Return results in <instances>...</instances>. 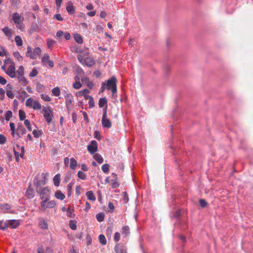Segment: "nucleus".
Returning <instances> with one entry per match:
<instances>
[{
    "label": "nucleus",
    "mask_w": 253,
    "mask_h": 253,
    "mask_svg": "<svg viewBox=\"0 0 253 253\" xmlns=\"http://www.w3.org/2000/svg\"><path fill=\"white\" fill-rule=\"evenodd\" d=\"M52 95L54 96H58L60 94V89L58 87H55L52 89Z\"/></svg>",
    "instance_id": "obj_29"
},
{
    "label": "nucleus",
    "mask_w": 253,
    "mask_h": 253,
    "mask_svg": "<svg viewBox=\"0 0 253 253\" xmlns=\"http://www.w3.org/2000/svg\"><path fill=\"white\" fill-rule=\"evenodd\" d=\"M109 167L110 166L108 164H105L102 166V170L104 173H107L109 170Z\"/></svg>",
    "instance_id": "obj_34"
},
{
    "label": "nucleus",
    "mask_w": 253,
    "mask_h": 253,
    "mask_svg": "<svg viewBox=\"0 0 253 253\" xmlns=\"http://www.w3.org/2000/svg\"><path fill=\"white\" fill-rule=\"evenodd\" d=\"M17 75H24V68L21 66L19 67L18 70L17 71Z\"/></svg>",
    "instance_id": "obj_51"
},
{
    "label": "nucleus",
    "mask_w": 253,
    "mask_h": 253,
    "mask_svg": "<svg viewBox=\"0 0 253 253\" xmlns=\"http://www.w3.org/2000/svg\"><path fill=\"white\" fill-rule=\"evenodd\" d=\"M109 209H110V212H113L114 211V210L115 209V207L113 204V203L110 202L109 203H108V206Z\"/></svg>",
    "instance_id": "obj_53"
},
{
    "label": "nucleus",
    "mask_w": 253,
    "mask_h": 253,
    "mask_svg": "<svg viewBox=\"0 0 253 253\" xmlns=\"http://www.w3.org/2000/svg\"><path fill=\"white\" fill-rule=\"evenodd\" d=\"M20 225V222L18 220H9L8 225L10 226L12 228H16Z\"/></svg>",
    "instance_id": "obj_18"
},
{
    "label": "nucleus",
    "mask_w": 253,
    "mask_h": 253,
    "mask_svg": "<svg viewBox=\"0 0 253 253\" xmlns=\"http://www.w3.org/2000/svg\"><path fill=\"white\" fill-rule=\"evenodd\" d=\"M0 208L2 210H8L10 209V206L7 204H4V205H2L0 206Z\"/></svg>",
    "instance_id": "obj_45"
},
{
    "label": "nucleus",
    "mask_w": 253,
    "mask_h": 253,
    "mask_svg": "<svg viewBox=\"0 0 253 253\" xmlns=\"http://www.w3.org/2000/svg\"><path fill=\"white\" fill-rule=\"evenodd\" d=\"M120 234L119 232H116L114 239L116 242H118L120 240Z\"/></svg>",
    "instance_id": "obj_52"
},
{
    "label": "nucleus",
    "mask_w": 253,
    "mask_h": 253,
    "mask_svg": "<svg viewBox=\"0 0 253 253\" xmlns=\"http://www.w3.org/2000/svg\"><path fill=\"white\" fill-rule=\"evenodd\" d=\"M94 137L98 140H100L101 139V136L100 132L98 130H96L94 132Z\"/></svg>",
    "instance_id": "obj_44"
},
{
    "label": "nucleus",
    "mask_w": 253,
    "mask_h": 253,
    "mask_svg": "<svg viewBox=\"0 0 253 253\" xmlns=\"http://www.w3.org/2000/svg\"><path fill=\"white\" fill-rule=\"evenodd\" d=\"M12 116V113L11 111H7L5 113V120L7 121H9L10 119Z\"/></svg>",
    "instance_id": "obj_41"
},
{
    "label": "nucleus",
    "mask_w": 253,
    "mask_h": 253,
    "mask_svg": "<svg viewBox=\"0 0 253 253\" xmlns=\"http://www.w3.org/2000/svg\"><path fill=\"white\" fill-rule=\"evenodd\" d=\"M9 226L8 224L6 222H3L2 221H0V229L1 230H5Z\"/></svg>",
    "instance_id": "obj_40"
},
{
    "label": "nucleus",
    "mask_w": 253,
    "mask_h": 253,
    "mask_svg": "<svg viewBox=\"0 0 253 253\" xmlns=\"http://www.w3.org/2000/svg\"><path fill=\"white\" fill-rule=\"evenodd\" d=\"M73 122L74 124L76 123L77 115L75 113H73L72 115Z\"/></svg>",
    "instance_id": "obj_63"
},
{
    "label": "nucleus",
    "mask_w": 253,
    "mask_h": 253,
    "mask_svg": "<svg viewBox=\"0 0 253 253\" xmlns=\"http://www.w3.org/2000/svg\"><path fill=\"white\" fill-rule=\"evenodd\" d=\"M26 105L28 107H32L34 109H41V105L38 101L34 100L32 98H28L26 101Z\"/></svg>",
    "instance_id": "obj_4"
},
{
    "label": "nucleus",
    "mask_w": 253,
    "mask_h": 253,
    "mask_svg": "<svg viewBox=\"0 0 253 253\" xmlns=\"http://www.w3.org/2000/svg\"><path fill=\"white\" fill-rule=\"evenodd\" d=\"M106 88L111 90L113 96L117 93V79L115 77L113 76L106 81Z\"/></svg>",
    "instance_id": "obj_2"
},
{
    "label": "nucleus",
    "mask_w": 253,
    "mask_h": 253,
    "mask_svg": "<svg viewBox=\"0 0 253 253\" xmlns=\"http://www.w3.org/2000/svg\"><path fill=\"white\" fill-rule=\"evenodd\" d=\"M96 217L99 222H101L104 219V214L103 212H99L96 214Z\"/></svg>",
    "instance_id": "obj_32"
},
{
    "label": "nucleus",
    "mask_w": 253,
    "mask_h": 253,
    "mask_svg": "<svg viewBox=\"0 0 253 253\" xmlns=\"http://www.w3.org/2000/svg\"><path fill=\"white\" fill-rule=\"evenodd\" d=\"M41 133V131L39 130H34L33 131V134L35 137H39Z\"/></svg>",
    "instance_id": "obj_55"
},
{
    "label": "nucleus",
    "mask_w": 253,
    "mask_h": 253,
    "mask_svg": "<svg viewBox=\"0 0 253 253\" xmlns=\"http://www.w3.org/2000/svg\"><path fill=\"white\" fill-rule=\"evenodd\" d=\"M13 20L15 24H19L23 20V18L21 17L18 13H14L12 15Z\"/></svg>",
    "instance_id": "obj_9"
},
{
    "label": "nucleus",
    "mask_w": 253,
    "mask_h": 253,
    "mask_svg": "<svg viewBox=\"0 0 253 253\" xmlns=\"http://www.w3.org/2000/svg\"><path fill=\"white\" fill-rule=\"evenodd\" d=\"M65 98L66 99V105L67 108V110H69V108L71 107L73 100V96L70 93H67L65 95Z\"/></svg>",
    "instance_id": "obj_7"
},
{
    "label": "nucleus",
    "mask_w": 253,
    "mask_h": 253,
    "mask_svg": "<svg viewBox=\"0 0 253 253\" xmlns=\"http://www.w3.org/2000/svg\"><path fill=\"white\" fill-rule=\"evenodd\" d=\"M38 74V71L35 69H33L31 73L30 74V76L32 77H35Z\"/></svg>",
    "instance_id": "obj_57"
},
{
    "label": "nucleus",
    "mask_w": 253,
    "mask_h": 253,
    "mask_svg": "<svg viewBox=\"0 0 253 253\" xmlns=\"http://www.w3.org/2000/svg\"><path fill=\"white\" fill-rule=\"evenodd\" d=\"M26 130L22 125H19L17 129V135L19 138L26 133Z\"/></svg>",
    "instance_id": "obj_12"
},
{
    "label": "nucleus",
    "mask_w": 253,
    "mask_h": 253,
    "mask_svg": "<svg viewBox=\"0 0 253 253\" xmlns=\"http://www.w3.org/2000/svg\"><path fill=\"white\" fill-rule=\"evenodd\" d=\"M69 226L71 229L73 230L77 229V225L76 223L73 220H70L69 222Z\"/></svg>",
    "instance_id": "obj_39"
},
{
    "label": "nucleus",
    "mask_w": 253,
    "mask_h": 253,
    "mask_svg": "<svg viewBox=\"0 0 253 253\" xmlns=\"http://www.w3.org/2000/svg\"><path fill=\"white\" fill-rule=\"evenodd\" d=\"M86 196L88 200L94 201L96 200V197L92 191H89L86 192Z\"/></svg>",
    "instance_id": "obj_22"
},
{
    "label": "nucleus",
    "mask_w": 253,
    "mask_h": 253,
    "mask_svg": "<svg viewBox=\"0 0 253 253\" xmlns=\"http://www.w3.org/2000/svg\"><path fill=\"white\" fill-rule=\"evenodd\" d=\"M6 73L12 78L15 77L16 72L15 64L13 63H11V64L8 67L7 70L5 71Z\"/></svg>",
    "instance_id": "obj_6"
},
{
    "label": "nucleus",
    "mask_w": 253,
    "mask_h": 253,
    "mask_svg": "<svg viewBox=\"0 0 253 253\" xmlns=\"http://www.w3.org/2000/svg\"><path fill=\"white\" fill-rule=\"evenodd\" d=\"M112 182V187L113 188H118L119 186V183L117 182V179H112L111 180Z\"/></svg>",
    "instance_id": "obj_42"
},
{
    "label": "nucleus",
    "mask_w": 253,
    "mask_h": 253,
    "mask_svg": "<svg viewBox=\"0 0 253 253\" xmlns=\"http://www.w3.org/2000/svg\"><path fill=\"white\" fill-rule=\"evenodd\" d=\"M77 165V162L76 160L74 158H72L70 159V168L71 169L74 170L76 169Z\"/></svg>",
    "instance_id": "obj_26"
},
{
    "label": "nucleus",
    "mask_w": 253,
    "mask_h": 253,
    "mask_svg": "<svg viewBox=\"0 0 253 253\" xmlns=\"http://www.w3.org/2000/svg\"><path fill=\"white\" fill-rule=\"evenodd\" d=\"M102 125L103 127L105 128H110L112 126L111 123L109 119L106 117H102Z\"/></svg>",
    "instance_id": "obj_11"
},
{
    "label": "nucleus",
    "mask_w": 253,
    "mask_h": 253,
    "mask_svg": "<svg viewBox=\"0 0 253 253\" xmlns=\"http://www.w3.org/2000/svg\"><path fill=\"white\" fill-rule=\"evenodd\" d=\"M46 173H42L38 176L35 182V185L37 191L39 194L47 193V187H44L46 184Z\"/></svg>",
    "instance_id": "obj_1"
},
{
    "label": "nucleus",
    "mask_w": 253,
    "mask_h": 253,
    "mask_svg": "<svg viewBox=\"0 0 253 253\" xmlns=\"http://www.w3.org/2000/svg\"><path fill=\"white\" fill-rule=\"evenodd\" d=\"M93 158L99 164H102L103 162V158L99 154H95Z\"/></svg>",
    "instance_id": "obj_28"
},
{
    "label": "nucleus",
    "mask_w": 253,
    "mask_h": 253,
    "mask_svg": "<svg viewBox=\"0 0 253 253\" xmlns=\"http://www.w3.org/2000/svg\"><path fill=\"white\" fill-rule=\"evenodd\" d=\"M78 176L82 180H85L86 178V174L82 171H78Z\"/></svg>",
    "instance_id": "obj_35"
},
{
    "label": "nucleus",
    "mask_w": 253,
    "mask_h": 253,
    "mask_svg": "<svg viewBox=\"0 0 253 253\" xmlns=\"http://www.w3.org/2000/svg\"><path fill=\"white\" fill-rule=\"evenodd\" d=\"M87 148L89 153L94 154L98 150L97 142L95 140H92L90 144L87 146Z\"/></svg>",
    "instance_id": "obj_5"
},
{
    "label": "nucleus",
    "mask_w": 253,
    "mask_h": 253,
    "mask_svg": "<svg viewBox=\"0 0 253 253\" xmlns=\"http://www.w3.org/2000/svg\"><path fill=\"white\" fill-rule=\"evenodd\" d=\"M2 30L6 36L9 37H11L12 36L11 30L7 27H4L2 29Z\"/></svg>",
    "instance_id": "obj_30"
},
{
    "label": "nucleus",
    "mask_w": 253,
    "mask_h": 253,
    "mask_svg": "<svg viewBox=\"0 0 253 253\" xmlns=\"http://www.w3.org/2000/svg\"><path fill=\"white\" fill-rule=\"evenodd\" d=\"M34 52H35V53H36V56L38 55H40L41 54V48L40 47H36L34 49Z\"/></svg>",
    "instance_id": "obj_62"
},
{
    "label": "nucleus",
    "mask_w": 253,
    "mask_h": 253,
    "mask_svg": "<svg viewBox=\"0 0 253 253\" xmlns=\"http://www.w3.org/2000/svg\"><path fill=\"white\" fill-rule=\"evenodd\" d=\"M63 35H64L65 39L67 40H70L71 37L70 34L68 32H66Z\"/></svg>",
    "instance_id": "obj_60"
},
{
    "label": "nucleus",
    "mask_w": 253,
    "mask_h": 253,
    "mask_svg": "<svg viewBox=\"0 0 253 253\" xmlns=\"http://www.w3.org/2000/svg\"><path fill=\"white\" fill-rule=\"evenodd\" d=\"M67 215L70 217H74V214L73 213V211L70 210L69 208L67 210Z\"/></svg>",
    "instance_id": "obj_46"
},
{
    "label": "nucleus",
    "mask_w": 253,
    "mask_h": 253,
    "mask_svg": "<svg viewBox=\"0 0 253 253\" xmlns=\"http://www.w3.org/2000/svg\"><path fill=\"white\" fill-rule=\"evenodd\" d=\"M39 194L40 195L41 199L42 200L41 202V206L39 208L41 211H45L47 208V193H42Z\"/></svg>",
    "instance_id": "obj_3"
},
{
    "label": "nucleus",
    "mask_w": 253,
    "mask_h": 253,
    "mask_svg": "<svg viewBox=\"0 0 253 253\" xmlns=\"http://www.w3.org/2000/svg\"><path fill=\"white\" fill-rule=\"evenodd\" d=\"M27 56L32 59L36 58V54L35 53L34 50L33 51L32 48L29 46L27 48Z\"/></svg>",
    "instance_id": "obj_17"
},
{
    "label": "nucleus",
    "mask_w": 253,
    "mask_h": 253,
    "mask_svg": "<svg viewBox=\"0 0 253 253\" xmlns=\"http://www.w3.org/2000/svg\"><path fill=\"white\" fill-rule=\"evenodd\" d=\"M74 39L76 42L78 43L81 44L83 42L82 37L79 34H75L74 35Z\"/></svg>",
    "instance_id": "obj_31"
},
{
    "label": "nucleus",
    "mask_w": 253,
    "mask_h": 253,
    "mask_svg": "<svg viewBox=\"0 0 253 253\" xmlns=\"http://www.w3.org/2000/svg\"><path fill=\"white\" fill-rule=\"evenodd\" d=\"M48 123L51 121V117H53V112L50 107H48Z\"/></svg>",
    "instance_id": "obj_50"
},
{
    "label": "nucleus",
    "mask_w": 253,
    "mask_h": 253,
    "mask_svg": "<svg viewBox=\"0 0 253 253\" xmlns=\"http://www.w3.org/2000/svg\"><path fill=\"white\" fill-rule=\"evenodd\" d=\"M107 103V101L106 97L101 98L99 99L98 101V105L99 107H103L105 105H106Z\"/></svg>",
    "instance_id": "obj_25"
},
{
    "label": "nucleus",
    "mask_w": 253,
    "mask_h": 253,
    "mask_svg": "<svg viewBox=\"0 0 253 253\" xmlns=\"http://www.w3.org/2000/svg\"><path fill=\"white\" fill-rule=\"evenodd\" d=\"M122 234L126 236L129 234V228L128 226H124L122 227Z\"/></svg>",
    "instance_id": "obj_27"
},
{
    "label": "nucleus",
    "mask_w": 253,
    "mask_h": 253,
    "mask_svg": "<svg viewBox=\"0 0 253 253\" xmlns=\"http://www.w3.org/2000/svg\"><path fill=\"white\" fill-rule=\"evenodd\" d=\"M0 84L3 85L6 84V80L1 76H0Z\"/></svg>",
    "instance_id": "obj_64"
},
{
    "label": "nucleus",
    "mask_w": 253,
    "mask_h": 253,
    "mask_svg": "<svg viewBox=\"0 0 253 253\" xmlns=\"http://www.w3.org/2000/svg\"><path fill=\"white\" fill-rule=\"evenodd\" d=\"M56 204L54 201H51L48 202V208H52L55 206Z\"/></svg>",
    "instance_id": "obj_61"
},
{
    "label": "nucleus",
    "mask_w": 253,
    "mask_h": 253,
    "mask_svg": "<svg viewBox=\"0 0 253 253\" xmlns=\"http://www.w3.org/2000/svg\"><path fill=\"white\" fill-rule=\"evenodd\" d=\"M98 240L99 243L102 245H105L107 244L106 238L103 234H100L99 235Z\"/></svg>",
    "instance_id": "obj_24"
},
{
    "label": "nucleus",
    "mask_w": 253,
    "mask_h": 253,
    "mask_svg": "<svg viewBox=\"0 0 253 253\" xmlns=\"http://www.w3.org/2000/svg\"><path fill=\"white\" fill-rule=\"evenodd\" d=\"M89 93V91L87 89H84L82 90H80L77 92L76 95L77 97L84 96L85 95L88 94Z\"/></svg>",
    "instance_id": "obj_19"
},
{
    "label": "nucleus",
    "mask_w": 253,
    "mask_h": 253,
    "mask_svg": "<svg viewBox=\"0 0 253 253\" xmlns=\"http://www.w3.org/2000/svg\"><path fill=\"white\" fill-rule=\"evenodd\" d=\"M19 119L20 121L24 120L26 118V114L25 112L22 110H19Z\"/></svg>",
    "instance_id": "obj_36"
},
{
    "label": "nucleus",
    "mask_w": 253,
    "mask_h": 253,
    "mask_svg": "<svg viewBox=\"0 0 253 253\" xmlns=\"http://www.w3.org/2000/svg\"><path fill=\"white\" fill-rule=\"evenodd\" d=\"M88 105L89 106V108H92L94 106V102L93 100V98L88 100Z\"/></svg>",
    "instance_id": "obj_59"
},
{
    "label": "nucleus",
    "mask_w": 253,
    "mask_h": 253,
    "mask_svg": "<svg viewBox=\"0 0 253 253\" xmlns=\"http://www.w3.org/2000/svg\"><path fill=\"white\" fill-rule=\"evenodd\" d=\"M82 84L79 82H76L73 84V87L76 89L80 88Z\"/></svg>",
    "instance_id": "obj_48"
},
{
    "label": "nucleus",
    "mask_w": 253,
    "mask_h": 253,
    "mask_svg": "<svg viewBox=\"0 0 253 253\" xmlns=\"http://www.w3.org/2000/svg\"><path fill=\"white\" fill-rule=\"evenodd\" d=\"M6 95L9 98H10L11 99H13L14 97V95L12 92V91H6Z\"/></svg>",
    "instance_id": "obj_58"
},
{
    "label": "nucleus",
    "mask_w": 253,
    "mask_h": 253,
    "mask_svg": "<svg viewBox=\"0 0 253 253\" xmlns=\"http://www.w3.org/2000/svg\"><path fill=\"white\" fill-rule=\"evenodd\" d=\"M199 204L201 207L204 208L207 207L208 203L205 199H201L199 200Z\"/></svg>",
    "instance_id": "obj_38"
},
{
    "label": "nucleus",
    "mask_w": 253,
    "mask_h": 253,
    "mask_svg": "<svg viewBox=\"0 0 253 253\" xmlns=\"http://www.w3.org/2000/svg\"><path fill=\"white\" fill-rule=\"evenodd\" d=\"M24 125L29 131H32V127L31 126L30 122L29 120H25L24 121Z\"/></svg>",
    "instance_id": "obj_43"
},
{
    "label": "nucleus",
    "mask_w": 253,
    "mask_h": 253,
    "mask_svg": "<svg viewBox=\"0 0 253 253\" xmlns=\"http://www.w3.org/2000/svg\"><path fill=\"white\" fill-rule=\"evenodd\" d=\"M55 197L60 200H64L65 197L64 194L60 190H58L55 192Z\"/></svg>",
    "instance_id": "obj_20"
},
{
    "label": "nucleus",
    "mask_w": 253,
    "mask_h": 253,
    "mask_svg": "<svg viewBox=\"0 0 253 253\" xmlns=\"http://www.w3.org/2000/svg\"><path fill=\"white\" fill-rule=\"evenodd\" d=\"M74 185V183L72 182H70L68 184L67 186V189H68V195L69 196H70L72 194V187Z\"/></svg>",
    "instance_id": "obj_37"
},
{
    "label": "nucleus",
    "mask_w": 253,
    "mask_h": 253,
    "mask_svg": "<svg viewBox=\"0 0 253 253\" xmlns=\"http://www.w3.org/2000/svg\"><path fill=\"white\" fill-rule=\"evenodd\" d=\"M14 154L16 157V161L18 162L19 159V156H20L21 158H23L24 155V149L23 147L21 148V153L19 154V153L17 151L16 148H14Z\"/></svg>",
    "instance_id": "obj_15"
},
{
    "label": "nucleus",
    "mask_w": 253,
    "mask_h": 253,
    "mask_svg": "<svg viewBox=\"0 0 253 253\" xmlns=\"http://www.w3.org/2000/svg\"><path fill=\"white\" fill-rule=\"evenodd\" d=\"M17 78L22 85L26 86L27 84L28 81L24 77L23 75H17Z\"/></svg>",
    "instance_id": "obj_14"
},
{
    "label": "nucleus",
    "mask_w": 253,
    "mask_h": 253,
    "mask_svg": "<svg viewBox=\"0 0 253 253\" xmlns=\"http://www.w3.org/2000/svg\"><path fill=\"white\" fill-rule=\"evenodd\" d=\"M26 196L28 198H32L34 197V190L31 188L30 187H29L27 191H26Z\"/></svg>",
    "instance_id": "obj_21"
},
{
    "label": "nucleus",
    "mask_w": 253,
    "mask_h": 253,
    "mask_svg": "<svg viewBox=\"0 0 253 253\" xmlns=\"http://www.w3.org/2000/svg\"><path fill=\"white\" fill-rule=\"evenodd\" d=\"M85 64L88 67H91L95 64V61L92 57H87L84 59Z\"/></svg>",
    "instance_id": "obj_13"
},
{
    "label": "nucleus",
    "mask_w": 253,
    "mask_h": 253,
    "mask_svg": "<svg viewBox=\"0 0 253 253\" xmlns=\"http://www.w3.org/2000/svg\"><path fill=\"white\" fill-rule=\"evenodd\" d=\"M6 141V137L2 134H0V144H4Z\"/></svg>",
    "instance_id": "obj_54"
},
{
    "label": "nucleus",
    "mask_w": 253,
    "mask_h": 253,
    "mask_svg": "<svg viewBox=\"0 0 253 253\" xmlns=\"http://www.w3.org/2000/svg\"><path fill=\"white\" fill-rule=\"evenodd\" d=\"M39 226L43 229L47 228V222L45 218L40 217L39 219Z\"/></svg>",
    "instance_id": "obj_10"
},
{
    "label": "nucleus",
    "mask_w": 253,
    "mask_h": 253,
    "mask_svg": "<svg viewBox=\"0 0 253 253\" xmlns=\"http://www.w3.org/2000/svg\"><path fill=\"white\" fill-rule=\"evenodd\" d=\"M53 18L56 19L58 21H63V18L61 16L60 14H55L53 16Z\"/></svg>",
    "instance_id": "obj_49"
},
{
    "label": "nucleus",
    "mask_w": 253,
    "mask_h": 253,
    "mask_svg": "<svg viewBox=\"0 0 253 253\" xmlns=\"http://www.w3.org/2000/svg\"><path fill=\"white\" fill-rule=\"evenodd\" d=\"M124 197H123V202L124 203H126L129 200L128 196L126 192H124Z\"/></svg>",
    "instance_id": "obj_47"
},
{
    "label": "nucleus",
    "mask_w": 253,
    "mask_h": 253,
    "mask_svg": "<svg viewBox=\"0 0 253 253\" xmlns=\"http://www.w3.org/2000/svg\"><path fill=\"white\" fill-rule=\"evenodd\" d=\"M115 250L116 253H126V248L121 243H119L115 246Z\"/></svg>",
    "instance_id": "obj_8"
},
{
    "label": "nucleus",
    "mask_w": 253,
    "mask_h": 253,
    "mask_svg": "<svg viewBox=\"0 0 253 253\" xmlns=\"http://www.w3.org/2000/svg\"><path fill=\"white\" fill-rule=\"evenodd\" d=\"M15 42L18 46H21L22 45V40L19 36H16L15 37Z\"/></svg>",
    "instance_id": "obj_33"
},
{
    "label": "nucleus",
    "mask_w": 253,
    "mask_h": 253,
    "mask_svg": "<svg viewBox=\"0 0 253 253\" xmlns=\"http://www.w3.org/2000/svg\"><path fill=\"white\" fill-rule=\"evenodd\" d=\"M66 10L70 14H74L75 12V7L71 2H69L67 3Z\"/></svg>",
    "instance_id": "obj_16"
},
{
    "label": "nucleus",
    "mask_w": 253,
    "mask_h": 253,
    "mask_svg": "<svg viewBox=\"0 0 253 253\" xmlns=\"http://www.w3.org/2000/svg\"><path fill=\"white\" fill-rule=\"evenodd\" d=\"M53 182L55 186H59L60 182V177L59 174L55 175L53 177Z\"/></svg>",
    "instance_id": "obj_23"
},
{
    "label": "nucleus",
    "mask_w": 253,
    "mask_h": 253,
    "mask_svg": "<svg viewBox=\"0 0 253 253\" xmlns=\"http://www.w3.org/2000/svg\"><path fill=\"white\" fill-rule=\"evenodd\" d=\"M113 232V229L112 227H108L106 231V235L107 236H111Z\"/></svg>",
    "instance_id": "obj_56"
}]
</instances>
